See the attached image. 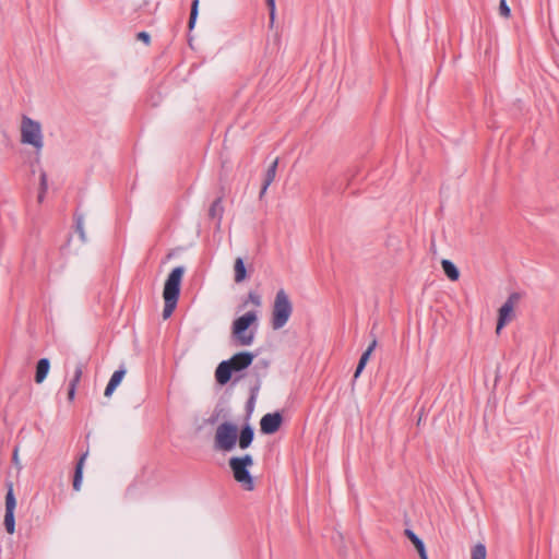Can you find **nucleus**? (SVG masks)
I'll return each mask as SVG.
<instances>
[{
  "instance_id": "1",
  "label": "nucleus",
  "mask_w": 559,
  "mask_h": 559,
  "mask_svg": "<svg viewBox=\"0 0 559 559\" xmlns=\"http://www.w3.org/2000/svg\"><path fill=\"white\" fill-rule=\"evenodd\" d=\"M255 355L249 352H240L227 360L218 364L215 370V380L218 384H227L234 372H240L247 369L253 361Z\"/></svg>"
},
{
  "instance_id": "2",
  "label": "nucleus",
  "mask_w": 559,
  "mask_h": 559,
  "mask_svg": "<svg viewBox=\"0 0 559 559\" xmlns=\"http://www.w3.org/2000/svg\"><path fill=\"white\" fill-rule=\"evenodd\" d=\"M185 273L183 266H177L173 269V271L169 273L163 290V297H164V309H163V318L168 319L178 302V298L180 295V284L181 280Z\"/></svg>"
},
{
  "instance_id": "3",
  "label": "nucleus",
  "mask_w": 559,
  "mask_h": 559,
  "mask_svg": "<svg viewBox=\"0 0 559 559\" xmlns=\"http://www.w3.org/2000/svg\"><path fill=\"white\" fill-rule=\"evenodd\" d=\"M258 321L255 311H249L243 316L237 318L233 322L231 335L239 346H250L255 336V330H250V325Z\"/></svg>"
},
{
  "instance_id": "4",
  "label": "nucleus",
  "mask_w": 559,
  "mask_h": 559,
  "mask_svg": "<svg viewBox=\"0 0 559 559\" xmlns=\"http://www.w3.org/2000/svg\"><path fill=\"white\" fill-rule=\"evenodd\" d=\"M228 465L231 469L235 480L248 491L254 489L253 477L249 471V467L253 465V459L250 454L243 456H233L228 461Z\"/></svg>"
},
{
  "instance_id": "5",
  "label": "nucleus",
  "mask_w": 559,
  "mask_h": 559,
  "mask_svg": "<svg viewBox=\"0 0 559 559\" xmlns=\"http://www.w3.org/2000/svg\"><path fill=\"white\" fill-rule=\"evenodd\" d=\"M20 131L23 144L32 145L37 152L44 147L40 122L24 115L22 116Z\"/></svg>"
},
{
  "instance_id": "6",
  "label": "nucleus",
  "mask_w": 559,
  "mask_h": 559,
  "mask_svg": "<svg viewBox=\"0 0 559 559\" xmlns=\"http://www.w3.org/2000/svg\"><path fill=\"white\" fill-rule=\"evenodd\" d=\"M293 312V305L284 289H280L274 299L272 311V328L282 329L289 320Z\"/></svg>"
},
{
  "instance_id": "7",
  "label": "nucleus",
  "mask_w": 559,
  "mask_h": 559,
  "mask_svg": "<svg viewBox=\"0 0 559 559\" xmlns=\"http://www.w3.org/2000/svg\"><path fill=\"white\" fill-rule=\"evenodd\" d=\"M238 439V428L235 424L224 421L219 424L215 431L214 447L218 451L229 452L236 444Z\"/></svg>"
},
{
  "instance_id": "8",
  "label": "nucleus",
  "mask_w": 559,
  "mask_h": 559,
  "mask_svg": "<svg viewBox=\"0 0 559 559\" xmlns=\"http://www.w3.org/2000/svg\"><path fill=\"white\" fill-rule=\"evenodd\" d=\"M521 295L519 293H512L508 297L507 301L499 309L498 322H497V333L508 324L514 317V306L519 302Z\"/></svg>"
},
{
  "instance_id": "9",
  "label": "nucleus",
  "mask_w": 559,
  "mask_h": 559,
  "mask_svg": "<svg viewBox=\"0 0 559 559\" xmlns=\"http://www.w3.org/2000/svg\"><path fill=\"white\" fill-rule=\"evenodd\" d=\"M7 488L4 526L9 534H13L15 528L14 510L16 507V500L13 492V484L11 481L7 483Z\"/></svg>"
},
{
  "instance_id": "10",
  "label": "nucleus",
  "mask_w": 559,
  "mask_h": 559,
  "mask_svg": "<svg viewBox=\"0 0 559 559\" xmlns=\"http://www.w3.org/2000/svg\"><path fill=\"white\" fill-rule=\"evenodd\" d=\"M283 421L281 413H267L260 420V429L265 435L275 433Z\"/></svg>"
},
{
  "instance_id": "11",
  "label": "nucleus",
  "mask_w": 559,
  "mask_h": 559,
  "mask_svg": "<svg viewBox=\"0 0 559 559\" xmlns=\"http://www.w3.org/2000/svg\"><path fill=\"white\" fill-rule=\"evenodd\" d=\"M254 438V430L250 425L242 427L238 435V444L241 450H246L250 447Z\"/></svg>"
},
{
  "instance_id": "12",
  "label": "nucleus",
  "mask_w": 559,
  "mask_h": 559,
  "mask_svg": "<svg viewBox=\"0 0 559 559\" xmlns=\"http://www.w3.org/2000/svg\"><path fill=\"white\" fill-rule=\"evenodd\" d=\"M87 452L83 453L79 461L76 462V465H75V471H74V476H73V489L75 491H80L81 490V486H82V480H83V467H84V463H85V460L87 457Z\"/></svg>"
},
{
  "instance_id": "13",
  "label": "nucleus",
  "mask_w": 559,
  "mask_h": 559,
  "mask_svg": "<svg viewBox=\"0 0 559 559\" xmlns=\"http://www.w3.org/2000/svg\"><path fill=\"white\" fill-rule=\"evenodd\" d=\"M124 374H126V370L123 368H120L119 370H116L112 373V376H111V378H110V380H109V382H108V384H107V386L105 389V392H104L105 396L109 397L114 393L116 388L122 381Z\"/></svg>"
},
{
  "instance_id": "14",
  "label": "nucleus",
  "mask_w": 559,
  "mask_h": 559,
  "mask_svg": "<svg viewBox=\"0 0 559 559\" xmlns=\"http://www.w3.org/2000/svg\"><path fill=\"white\" fill-rule=\"evenodd\" d=\"M49 369H50V361L48 358H40L38 361H37V365H36V372H35V382L36 383H41L48 372H49Z\"/></svg>"
},
{
  "instance_id": "15",
  "label": "nucleus",
  "mask_w": 559,
  "mask_h": 559,
  "mask_svg": "<svg viewBox=\"0 0 559 559\" xmlns=\"http://www.w3.org/2000/svg\"><path fill=\"white\" fill-rule=\"evenodd\" d=\"M277 165H278V159L276 158L275 160H273V163L267 168L265 177H264L263 186L260 191V198H262L264 195L269 186L274 181Z\"/></svg>"
},
{
  "instance_id": "16",
  "label": "nucleus",
  "mask_w": 559,
  "mask_h": 559,
  "mask_svg": "<svg viewBox=\"0 0 559 559\" xmlns=\"http://www.w3.org/2000/svg\"><path fill=\"white\" fill-rule=\"evenodd\" d=\"M405 535L415 546L420 559H428L424 542L412 530H405Z\"/></svg>"
},
{
  "instance_id": "17",
  "label": "nucleus",
  "mask_w": 559,
  "mask_h": 559,
  "mask_svg": "<svg viewBox=\"0 0 559 559\" xmlns=\"http://www.w3.org/2000/svg\"><path fill=\"white\" fill-rule=\"evenodd\" d=\"M441 266L444 272V274L451 280V281H457L460 277L459 269L455 266L453 262L450 260L443 259L441 261Z\"/></svg>"
},
{
  "instance_id": "18",
  "label": "nucleus",
  "mask_w": 559,
  "mask_h": 559,
  "mask_svg": "<svg viewBox=\"0 0 559 559\" xmlns=\"http://www.w3.org/2000/svg\"><path fill=\"white\" fill-rule=\"evenodd\" d=\"M235 282L241 283L247 277V271L242 258H237L234 264Z\"/></svg>"
},
{
  "instance_id": "19",
  "label": "nucleus",
  "mask_w": 559,
  "mask_h": 559,
  "mask_svg": "<svg viewBox=\"0 0 559 559\" xmlns=\"http://www.w3.org/2000/svg\"><path fill=\"white\" fill-rule=\"evenodd\" d=\"M224 213V207L222 205V198H217L209 210V215L213 219H217V223L219 224Z\"/></svg>"
},
{
  "instance_id": "20",
  "label": "nucleus",
  "mask_w": 559,
  "mask_h": 559,
  "mask_svg": "<svg viewBox=\"0 0 559 559\" xmlns=\"http://www.w3.org/2000/svg\"><path fill=\"white\" fill-rule=\"evenodd\" d=\"M487 551L484 544H477L473 547L471 552V559H486Z\"/></svg>"
},
{
  "instance_id": "21",
  "label": "nucleus",
  "mask_w": 559,
  "mask_h": 559,
  "mask_svg": "<svg viewBox=\"0 0 559 559\" xmlns=\"http://www.w3.org/2000/svg\"><path fill=\"white\" fill-rule=\"evenodd\" d=\"M199 13V0H193L191 3V11L189 17V28L192 29L194 27L197 17Z\"/></svg>"
},
{
  "instance_id": "22",
  "label": "nucleus",
  "mask_w": 559,
  "mask_h": 559,
  "mask_svg": "<svg viewBox=\"0 0 559 559\" xmlns=\"http://www.w3.org/2000/svg\"><path fill=\"white\" fill-rule=\"evenodd\" d=\"M376 346H377V340L373 338L372 342L367 347V349L362 353V355H361L359 360L368 362V360L370 358V355L374 350Z\"/></svg>"
},
{
  "instance_id": "23",
  "label": "nucleus",
  "mask_w": 559,
  "mask_h": 559,
  "mask_svg": "<svg viewBox=\"0 0 559 559\" xmlns=\"http://www.w3.org/2000/svg\"><path fill=\"white\" fill-rule=\"evenodd\" d=\"M82 373H83V369H82V366L81 365H78L75 370H74V374H73V378L71 379L69 385H73V386H78V384L80 383L81 381V378H82Z\"/></svg>"
},
{
  "instance_id": "24",
  "label": "nucleus",
  "mask_w": 559,
  "mask_h": 559,
  "mask_svg": "<svg viewBox=\"0 0 559 559\" xmlns=\"http://www.w3.org/2000/svg\"><path fill=\"white\" fill-rule=\"evenodd\" d=\"M499 14L503 17H510L511 15V10L507 3V0H500V3H499Z\"/></svg>"
},
{
  "instance_id": "25",
  "label": "nucleus",
  "mask_w": 559,
  "mask_h": 559,
  "mask_svg": "<svg viewBox=\"0 0 559 559\" xmlns=\"http://www.w3.org/2000/svg\"><path fill=\"white\" fill-rule=\"evenodd\" d=\"M266 5L270 11V23L272 25L275 20V0H266Z\"/></svg>"
},
{
  "instance_id": "26",
  "label": "nucleus",
  "mask_w": 559,
  "mask_h": 559,
  "mask_svg": "<svg viewBox=\"0 0 559 559\" xmlns=\"http://www.w3.org/2000/svg\"><path fill=\"white\" fill-rule=\"evenodd\" d=\"M248 301L252 302L257 307L261 306V297L254 292H250L248 294Z\"/></svg>"
},
{
  "instance_id": "27",
  "label": "nucleus",
  "mask_w": 559,
  "mask_h": 559,
  "mask_svg": "<svg viewBox=\"0 0 559 559\" xmlns=\"http://www.w3.org/2000/svg\"><path fill=\"white\" fill-rule=\"evenodd\" d=\"M76 231L79 233L81 240L85 241V233L82 217L76 218Z\"/></svg>"
},
{
  "instance_id": "28",
  "label": "nucleus",
  "mask_w": 559,
  "mask_h": 559,
  "mask_svg": "<svg viewBox=\"0 0 559 559\" xmlns=\"http://www.w3.org/2000/svg\"><path fill=\"white\" fill-rule=\"evenodd\" d=\"M47 175L45 171H41L40 174V190H43V193H46L47 191Z\"/></svg>"
},
{
  "instance_id": "29",
  "label": "nucleus",
  "mask_w": 559,
  "mask_h": 559,
  "mask_svg": "<svg viewBox=\"0 0 559 559\" xmlns=\"http://www.w3.org/2000/svg\"><path fill=\"white\" fill-rule=\"evenodd\" d=\"M136 38H138L139 40L144 41L146 45H148V44H150V40H151V36H150V34H148V33H146V32H140V33H138V34H136Z\"/></svg>"
},
{
  "instance_id": "30",
  "label": "nucleus",
  "mask_w": 559,
  "mask_h": 559,
  "mask_svg": "<svg viewBox=\"0 0 559 559\" xmlns=\"http://www.w3.org/2000/svg\"><path fill=\"white\" fill-rule=\"evenodd\" d=\"M366 364L367 362L361 361V360L358 361V365H357L355 373H354V379H357L360 376V373L362 372L364 368L366 367Z\"/></svg>"
},
{
  "instance_id": "31",
  "label": "nucleus",
  "mask_w": 559,
  "mask_h": 559,
  "mask_svg": "<svg viewBox=\"0 0 559 559\" xmlns=\"http://www.w3.org/2000/svg\"><path fill=\"white\" fill-rule=\"evenodd\" d=\"M19 450L17 448L14 449L13 451V455H12V461L14 463V465L17 467V469H21L22 466H21V463H20V460H19Z\"/></svg>"
},
{
  "instance_id": "32",
  "label": "nucleus",
  "mask_w": 559,
  "mask_h": 559,
  "mask_svg": "<svg viewBox=\"0 0 559 559\" xmlns=\"http://www.w3.org/2000/svg\"><path fill=\"white\" fill-rule=\"evenodd\" d=\"M75 391H76V388L73 386V385H69V390H68V400L70 402H72L75 397Z\"/></svg>"
},
{
  "instance_id": "33",
  "label": "nucleus",
  "mask_w": 559,
  "mask_h": 559,
  "mask_svg": "<svg viewBox=\"0 0 559 559\" xmlns=\"http://www.w3.org/2000/svg\"><path fill=\"white\" fill-rule=\"evenodd\" d=\"M44 197H45V193H43V190H40L39 193H38V201L43 202Z\"/></svg>"
}]
</instances>
